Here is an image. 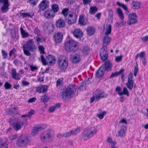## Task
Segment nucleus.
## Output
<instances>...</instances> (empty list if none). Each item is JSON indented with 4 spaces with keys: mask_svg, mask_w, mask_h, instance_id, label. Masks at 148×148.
Here are the masks:
<instances>
[{
    "mask_svg": "<svg viewBox=\"0 0 148 148\" xmlns=\"http://www.w3.org/2000/svg\"><path fill=\"white\" fill-rule=\"evenodd\" d=\"M141 39L142 41L144 42L148 41V36H146L143 37H142Z\"/></svg>",
    "mask_w": 148,
    "mask_h": 148,
    "instance_id": "64",
    "label": "nucleus"
},
{
    "mask_svg": "<svg viewBox=\"0 0 148 148\" xmlns=\"http://www.w3.org/2000/svg\"><path fill=\"white\" fill-rule=\"evenodd\" d=\"M20 30L23 38H26L28 37L29 35V34L27 32H26L22 27L20 28Z\"/></svg>",
    "mask_w": 148,
    "mask_h": 148,
    "instance_id": "38",
    "label": "nucleus"
},
{
    "mask_svg": "<svg viewBox=\"0 0 148 148\" xmlns=\"http://www.w3.org/2000/svg\"><path fill=\"white\" fill-rule=\"evenodd\" d=\"M66 50L69 52L74 53L78 49V43L72 40H69L65 44Z\"/></svg>",
    "mask_w": 148,
    "mask_h": 148,
    "instance_id": "4",
    "label": "nucleus"
},
{
    "mask_svg": "<svg viewBox=\"0 0 148 148\" xmlns=\"http://www.w3.org/2000/svg\"><path fill=\"white\" fill-rule=\"evenodd\" d=\"M80 132V129L79 128L74 129L71 130L69 132H66L63 133V137L68 138L71 136L75 135L77 134Z\"/></svg>",
    "mask_w": 148,
    "mask_h": 148,
    "instance_id": "12",
    "label": "nucleus"
},
{
    "mask_svg": "<svg viewBox=\"0 0 148 148\" xmlns=\"http://www.w3.org/2000/svg\"><path fill=\"white\" fill-rule=\"evenodd\" d=\"M77 17V16L75 13L71 12L68 14L65 19L68 24L72 25L76 22Z\"/></svg>",
    "mask_w": 148,
    "mask_h": 148,
    "instance_id": "8",
    "label": "nucleus"
},
{
    "mask_svg": "<svg viewBox=\"0 0 148 148\" xmlns=\"http://www.w3.org/2000/svg\"><path fill=\"white\" fill-rule=\"evenodd\" d=\"M84 17L83 16H80L79 19V23L82 25H86V23L84 21Z\"/></svg>",
    "mask_w": 148,
    "mask_h": 148,
    "instance_id": "45",
    "label": "nucleus"
},
{
    "mask_svg": "<svg viewBox=\"0 0 148 148\" xmlns=\"http://www.w3.org/2000/svg\"><path fill=\"white\" fill-rule=\"evenodd\" d=\"M26 46L27 48L31 51H34L37 49L36 47L34 44V42L33 39L27 41L26 44Z\"/></svg>",
    "mask_w": 148,
    "mask_h": 148,
    "instance_id": "11",
    "label": "nucleus"
},
{
    "mask_svg": "<svg viewBox=\"0 0 148 148\" xmlns=\"http://www.w3.org/2000/svg\"><path fill=\"white\" fill-rule=\"evenodd\" d=\"M48 86L46 85H42L36 88V91L39 93H44L47 90Z\"/></svg>",
    "mask_w": 148,
    "mask_h": 148,
    "instance_id": "24",
    "label": "nucleus"
},
{
    "mask_svg": "<svg viewBox=\"0 0 148 148\" xmlns=\"http://www.w3.org/2000/svg\"><path fill=\"white\" fill-rule=\"evenodd\" d=\"M74 37L77 38H80L83 35L82 31L80 29H75L73 32Z\"/></svg>",
    "mask_w": 148,
    "mask_h": 148,
    "instance_id": "22",
    "label": "nucleus"
},
{
    "mask_svg": "<svg viewBox=\"0 0 148 148\" xmlns=\"http://www.w3.org/2000/svg\"><path fill=\"white\" fill-rule=\"evenodd\" d=\"M4 87H5L6 90H8L10 89L12 87V85L10 83L6 82L4 85Z\"/></svg>",
    "mask_w": 148,
    "mask_h": 148,
    "instance_id": "53",
    "label": "nucleus"
},
{
    "mask_svg": "<svg viewBox=\"0 0 148 148\" xmlns=\"http://www.w3.org/2000/svg\"><path fill=\"white\" fill-rule=\"evenodd\" d=\"M49 5V2L47 0H42L39 4L38 7L40 10L44 11L48 7Z\"/></svg>",
    "mask_w": 148,
    "mask_h": 148,
    "instance_id": "15",
    "label": "nucleus"
},
{
    "mask_svg": "<svg viewBox=\"0 0 148 148\" xmlns=\"http://www.w3.org/2000/svg\"><path fill=\"white\" fill-rule=\"evenodd\" d=\"M63 81V78H62L58 79L56 82V86H60L62 84Z\"/></svg>",
    "mask_w": 148,
    "mask_h": 148,
    "instance_id": "57",
    "label": "nucleus"
},
{
    "mask_svg": "<svg viewBox=\"0 0 148 148\" xmlns=\"http://www.w3.org/2000/svg\"><path fill=\"white\" fill-rule=\"evenodd\" d=\"M34 12L33 11H31L29 12L21 13V15L23 18L25 17L32 18L34 15Z\"/></svg>",
    "mask_w": 148,
    "mask_h": 148,
    "instance_id": "29",
    "label": "nucleus"
},
{
    "mask_svg": "<svg viewBox=\"0 0 148 148\" xmlns=\"http://www.w3.org/2000/svg\"><path fill=\"white\" fill-rule=\"evenodd\" d=\"M122 95H126L128 97L129 96V92L125 87H124L123 88V90L122 93H121Z\"/></svg>",
    "mask_w": 148,
    "mask_h": 148,
    "instance_id": "51",
    "label": "nucleus"
},
{
    "mask_svg": "<svg viewBox=\"0 0 148 148\" xmlns=\"http://www.w3.org/2000/svg\"><path fill=\"white\" fill-rule=\"evenodd\" d=\"M23 50L24 54L27 56H30L31 55V53L29 51L27 50L25 45H24L23 46Z\"/></svg>",
    "mask_w": 148,
    "mask_h": 148,
    "instance_id": "42",
    "label": "nucleus"
},
{
    "mask_svg": "<svg viewBox=\"0 0 148 148\" xmlns=\"http://www.w3.org/2000/svg\"><path fill=\"white\" fill-rule=\"evenodd\" d=\"M28 117L27 114L22 115L21 118L12 117L9 119L10 125L12 126L13 128L16 131L20 130L23 127L25 121H27V119L25 118L23 119L22 118Z\"/></svg>",
    "mask_w": 148,
    "mask_h": 148,
    "instance_id": "1",
    "label": "nucleus"
},
{
    "mask_svg": "<svg viewBox=\"0 0 148 148\" xmlns=\"http://www.w3.org/2000/svg\"><path fill=\"white\" fill-rule=\"evenodd\" d=\"M6 138L1 139L0 140V148H8Z\"/></svg>",
    "mask_w": 148,
    "mask_h": 148,
    "instance_id": "27",
    "label": "nucleus"
},
{
    "mask_svg": "<svg viewBox=\"0 0 148 148\" xmlns=\"http://www.w3.org/2000/svg\"><path fill=\"white\" fill-rule=\"evenodd\" d=\"M80 61V56L77 54H75L72 58V62L74 63H78Z\"/></svg>",
    "mask_w": 148,
    "mask_h": 148,
    "instance_id": "28",
    "label": "nucleus"
},
{
    "mask_svg": "<svg viewBox=\"0 0 148 148\" xmlns=\"http://www.w3.org/2000/svg\"><path fill=\"white\" fill-rule=\"evenodd\" d=\"M0 3H3L1 8L2 12L3 13L6 12L8 10V7L10 6L8 0H0Z\"/></svg>",
    "mask_w": 148,
    "mask_h": 148,
    "instance_id": "13",
    "label": "nucleus"
},
{
    "mask_svg": "<svg viewBox=\"0 0 148 148\" xmlns=\"http://www.w3.org/2000/svg\"><path fill=\"white\" fill-rule=\"evenodd\" d=\"M122 21L121 23L117 22L116 23V25H117L118 27H121L124 25L126 23V22L124 21L123 20H122Z\"/></svg>",
    "mask_w": 148,
    "mask_h": 148,
    "instance_id": "58",
    "label": "nucleus"
},
{
    "mask_svg": "<svg viewBox=\"0 0 148 148\" xmlns=\"http://www.w3.org/2000/svg\"><path fill=\"white\" fill-rule=\"evenodd\" d=\"M54 138L52 130L48 129L42 132L40 135L41 141L44 143H47L51 141Z\"/></svg>",
    "mask_w": 148,
    "mask_h": 148,
    "instance_id": "3",
    "label": "nucleus"
},
{
    "mask_svg": "<svg viewBox=\"0 0 148 148\" xmlns=\"http://www.w3.org/2000/svg\"><path fill=\"white\" fill-rule=\"evenodd\" d=\"M57 62L59 67L61 69H66L68 66V59L63 56L59 57Z\"/></svg>",
    "mask_w": 148,
    "mask_h": 148,
    "instance_id": "7",
    "label": "nucleus"
},
{
    "mask_svg": "<svg viewBox=\"0 0 148 148\" xmlns=\"http://www.w3.org/2000/svg\"><path fill=\"white\" fill-rule=\"evenodd\" d=\"M111 39L110 38L107 36L106 37H105L103 40V44L104 45H108V44L110 42Z\"/></svg>",
    "mask_w": 148,
    "mask_h": 148,
    "instance_id": "44",
    "label": "nucleus"
},
{
    "mask_svg": "<svg viewBox=\"0 0 148 148\" xmlns=\"http://www.w3.org/2000/svg\"><path fill=\"white\" fill-rule=\"evenodd\" d=\"M98 8L96 6L90 7L89 10V13L91 14H94L98 10Z\"/></svg>",
    "mask_w": 148,
    "mask_h": 148,
    "instance_id": "37",
    "label": "nucleus"
},
{
    "mask_svg": "<svg viewBox=\"0 0 148 148\" xmlns=\"http://www.w3.org/2000/svg\"><path fill=\"white\" fill-rule=\"evenodd\" d=\"M132 4L133 7H134V9H138L140 7L141 3L140 2H133L132 3Z\"/></svg>",
    "mask_w": 148,
    "mask_h": 148,
    "instance_id": "39",
    "label": "nucleus"
},
{
    "mask_svg": "<svg viewBox=\"0 0 148 148\" xmlns=\"http://www.w3.org/2000/svg\"><path fill=\"white\" fill-rule=\"evenodd\" d=\"M69 8H64L62 10L61 13L66 18L69 14Z\"/></svg>",
    "mask_w": 148,
    "mask_h": 148,
    "instance_id": "43",
    "label": "nucleus"
},
{
    "mask_svg": "<svg viewBox=\"0 0 148 148\" xmlns=\"http://www.w3.org/2000/svg\"><path fill=\"white\" fill-rule=\"evenodd\" d=\"M97 130L95 127H92L84 130L82 134V138L85 141H86L94 136L97 133Z\"/></svg>",
    "mask_w": 148,
    "mask_h": 148,
    "instance_id": "5",
    "label": "nucleus"
},
{
    "mask_svg": "<svg viewBox=\"0 0 148 148\" xmlns=\"http://www.w3.org/2000/svg\"><path fill=\"white\" fill-rule=\"evenodd\" d=\"M100 56L101 59L103 61H106L108 58V55L106 45L103 44L100 51Z\"/></svg>",
    "mask_w": 148,
    "mask_h": 148,
    "instance_id": "9",
    "label": "nucleus"
},
{
    "mask_svg": "<svg viewBox=\"0 0 148 148\" xmlns=\"http://www.w3.org/2000/svg\"><path fill=\"white\" fill-rule=\"evenodd\" d=\"M11 74L12 78L14 79L18 80L20 79V75L19 73H16L15 69H12Z\"/></svg>",
    "mask_w": 148,
    "mask_h": 148,
    "instance_id": "26",
    "label": "nucleus"
},
{
    "mask_svg": "<svg viewBox=\"0 0 148 148\" xmlns=\"http://www.w3.org/2000/svg\"><path fill=\"white\" fill-rule=\"evenodd\" d=\"M82 52L84 55H88L90 52L89 47L87 46L83 47L82 49Z\"/></svg>",
    "mask_w": 148,
    "mask_h": 148,
    "instance_id": "31",
    "label": "nucleus"
},
{
    "mask_svg": "<svg viewBox=\"0 0 148 148\" xmlns=\"http://www.w3.org/2000/svg\"><path fill=\"white\" fill-rule=\"evenodd\" d=\"M137 54L138 55L139 57L141 58H145V53L144 51H142L140 53Z\"/></svg>",
    "mask_w": 148,
    "mask_h": 148,
    "instance_id": "59",
    "label": "nucleus"
},
{
    "mask_svg": "<svg viewBox=\"0 0 148 148\" xmlns=\"http://www.w3.org/2000/svg\"><path fill=\"white\" fill-rule=\"evenodd\" d=\"M34 114V111L32 110H30L27 113V114L29 117H30L31 116Z\"/></svg>",
    "mask_w": 148,
    "mask_h": 148,
    "instance_id": "63",
    "label": "nucleus"
},
{
    "mask_svg": "<svg viewBox=\"0 0 148 148\" xmlns=\"http://www.w3.org/2000/svg\"><path fill=\"white\" fill-rule=\"evenodd\" d=\"M44 16L46 18L51 19L54 18L55 16V14L51 10L48 9L45 12Z\"/></svg>",
    "mask_w": 148,
    "mask_h": 148,
    "instance_id": "17",
    "label": "nucleus"
},
{
    "mask_svg": "<svg viewBox=\"0 0 148 148\" xmlns=\"http://www.w3.org/2000/svg\"><path fill=\"white\" fill-rule=\"evenodd\" d=\"M126 130L127 128L124 125L122 126L121 127L120 130L118 132V136L121 137H123L124 136Z\"/></svg>",
    "mask_w": 148,
    "mask_h": 148,
    "instance_id": "23",
    "label": "nucleus"
},
{
    "mask_svg": "<svg viewBox=\"0 0 148 148\" xmlns=\"http://www.w3.org/2000/svg\"><path fill=\"white\" fill-rule=\"evenodd\" d=\"M47 64L48 65H53L56 62V59L55 57L52 55H49L47 57Z\"/></svg>",
    "mask_w": 148,
    "mask_h": 148,
    "instance_id": "16",
    "label": "nucleus"
},
{
    "mask_svg": "<svg viewBox=\"0 0 148 148\" xmlns=\"http://www.w3.org/2000/svg\"><path fill=\"white\" fill-rule=\"evenodd\" d=\"M38 2V0H28L27 3H29L31 5L34 7L36 5Z\"/></svg>",
    "mask_w": 148,
    "mask_h": 148,
    "instance_id": "46",
    "label": "nucleus"
},
{
    "mask_svg": "<svg viewBox=\"0 0 148 148\" xmlns=\"http://www.w3.org/2000/svg\"><path fill=\"white\" fill-rule=\"evenodd\" d=\"M124 70L123 69H121L119 71L112 73L110 77V78H112L113 77H116L119 75L121 74L123 72Z\"/></svg>",
    "mask_w": 148,
    "mask_h": 148,
    "instance_id": "32",
    "label": "nucleus"
},
{
    "mask_svg": "<svg viewBox=\"0 0 148 148\" xmlns=\"http://www.w3.org/2000/svg\"><path fill=\"white\" fill-rule=\"evenodd\" d=\"M106 114V112L105 111H104L102 113L98 114L97 116L100 119H102L103 118L104 116Z\"/></svg>",
    "mask_w": 148,
    "mask_h": 148,
    "instance_id": "55",
    "label": "nucleus"
},
{
    "mask_svg": "<svg viewBox=\"0 0 148 148\" xmlns=\"http://www.w3.org/2000/svg\"><path fill=\"white\" fill-rule=\"evenodd\" d=\"M44 27L49 32H51L54 31V26L52 23L50 22H47L44 24Z\"/></svg>",
    "mask_w": 148,
    "mask_h": 148,
    "instance_id": "20",
    "label": "nucleus"
},
{
    "mask_svg": "<svg viewBox=\"0 0 148 148\" xmlns=\"http://www.w3.org/2000/svg\"><path fill=\"white\" fill-rule=\"evenodd\" d=\"M63 38V35L62 32L55 33L53 36V40L56 43H61Z\"/></svg>",
    "mask_w": 148,
    "mask_h": 148,
    "instance_id": "14",
    "label": "nucleus"
},
{
    "mask_svg": "<svg viewBox=\"0 0 148 148\" xmlns=\"http://www.w3.org/2000/svg\"><path fill=\"white\" fill-rule=\"evenodd\" d=\"M38 48L40 53L42 54H45L44 51V48L43 46L40 45L38 47Z\"/></svg>",
    "mask_w": 148,
    "mask_h": 148,
    "instance_id": "48",
    "label": "nucleus"
},
{
    "mask_svg": "<svg viewBox=\"0 0 148 148\" xmlns=\"http://www.w3.org/2000/svg\"><path fill=\"white\" fill-rule=\"evenodd\" d=\"M60 107V103H57L53 106L50 107L49 108V111L50 112H53L57 108H59Z\"/></svg>",
    "mask_w": 148,
    "mask_h": 148,
    "instance_id": "35",
    "label": "nucleus"
},
{
    "mask_svg": "<svg viewBox=\"0 0 148 148\" xmlns=\"http://www.w3.org/2000/svg\"><path fill=\"white\" fill-rule=\"evenodd\" d=\"M129 19L127 21V23L129 25H131L136 23L138 21L137 16L135 13H132L128 15Z\"/></svg>",
    "mask_w": 148,
    "mask_h": 148,
    "instance_id": "10",
    "label": "nucleus"
},
{
    "mask_svg": "<svg viewBox=\"0 0 148 148\" xmlns=\"http://www.w3.org/2000/svg\"><path fill=\"white\" fill-rule=\"evenodd\" d=\"M65 24V21L61 18H60L56 21V25L58 28H60L64 27Z\"/></svg>",
    "mask_w": 148,
    "mask_h": 148,
    "instance_id": "21",
    "label": "nucleus"
},
{
    "mask_svg": "<svg viewBox=\"0 0 148 148\" xmlns=\"http://www.w3.org/2000/svg\"><path fill=\"white\" fill-rule=\"evenodd\" d=\"M75 86L73 84H71L67 88H63L61 89L60 95L62 98L65 101L68 98H71L73 96Z\"/></svg>",
    "mask_w": 148,
    "mask_h": 148,
    "instance_id": "2",
    "label": "nucleus"
},
{
    "mask_svg": "<svg viewBox=\"0 0 148 148\" xmlns=\"http://www.w3.org/2000/svg\"><path fill=\"white\" fill-rule=\"evenodd\" d=\"M40 57L41 60L42 64L45 66L47 64V58L46 59H45L43 55H41Z\"/></svg>",
    "mask_w": 148,
    "mask_h": 148,
    "instance_id": "47",
    "label": "nucleus"
},
{
    "mask_svg": "<svg viewBox=\"0 0 148 148\" xmlns=\"http://www.w3.org/2000/svg\"><path fill=\"white\" fill-rule=\"evenodd\" d=\"M122 89L121 87L119 86H117L115 89L116 91L118 93L120 96L122 95L121 94V93L122 92Z\"/></svg>",
    "mask_w": 148,
    "mask_h": 148,
    "instance_id": "54",
    "label": "nucleus"
},
{
    "mask_svg": "<svg viewBox=\"0 0 148 148\" xmlns=\"http://www.w3.org/2000/svg\"><path fill=\"white\" fill-rule=\"evenodd\" d=\"M105 72L104 69L101 66L96 72L95 76L98 78H100L103 76Z\"/></svg>",
    "mask_w": 148,
    "mask_h": 148,
    "instance_id": "25",
    "label": "nucleus"
},
{
    "mask_svg": "<svg viewBox=\"0 0 148 148\" xmlns=\"http://www.w3.org/2000/svg\"><path fill=\"white\" fill-rule=\"evenodd\" d=\"M122 56H116L115 58V61L117 62H120L122 60Z\"/></svg>",
    "mask_w": 148,
    "mask_h": 148,
    "instance_id": "60",
    "label": "nucleus"
},
{
    "mask_svg": "<svg viewBox=\"0 0 148 148\" xmlns=\"http://www.w3.org/2000/svg\"><path fill=\"white\" fill-rule=\"evenodd\" d=\"M29 142L28 136L26 135H22L17 139L16 145L19 147H23L25 146Z\"/></svg>",
    "mask_w": 148,
    "mask_h": 148,
    "instance_id": "6",
    "label": "nucleus"
},
{
    "mask_svg": "<svg viewBox=\"0 0 148 148\" xmlns=\"http://www.w3.org/2000/svg\"><path fill=\"white\" fill-rule=\"evenodd\" d=\"M36 39L38 44L39 43L41 42H42V37L40 34V35L37 36L36 38Z\"/></svg>",
    "mask_w": 148,
    "mask_h": 148,
    "instance_id": "50",
    "label": "nucleus"
},
{
    "mask_svg": "<svg viewBox=\"0 0 148 148\" xmlns=\"http://www.w3.org/2000/svg\"><path fill=\"white\" fill-rule=\"evenodd\" d=\"M111 25H109L108 26L106 29V31L105 32V35L106 36H108V34H111Z\"/></svg>",
    "mask_w": 148,
    "mask_h": 148,
    "instance_id": "49",
    "label": "nucleus"
},
{
    "mask_svg": "<svg viewBox=\"0 0 148 148\" xmlns=\"http://www.w3.org/2000/svg\"><path fill=\"white\" fill-rule=\"evenodd\" d=\"M30 69L32 71H34L37 70L38 69V68L36 66H34L32 65L30 66Z\"/></svg>",
    "mask_w": 148,
    "mask_h": 148,
    "instance_id": "62",
    "label": "nucleus"
},
{
    "mask_svg": "<svg viewBox=\"0 0 148 148\" xmlns=\"http://www.w3.org/2000/svg\"><path fill=\"white\" fill-rule=\"evenodd\" d=\"M86 84L85 82H83L82 83L81 86L79 87V89L82 90H85L86 89Z\"/></svg>",
    "mask_w": 148,
    "mask_h": 148,
    "instance_id": "52",
    "label": "nucleus"
},
{
    "mask_svg": "<svg viewBox=\"0 0 148 148\" xmlns=\"http://www.w3.org/2000/svg\"><path fill=\"white\" fill-rule=\"evenodd\" d=\"M1 53L2 55L3 59H5V58H7L8 53L4 50H1Z\"/></svg>",
    "mask_w": 148,
    "mask_h": 148,
    "instance_id": "56",
    "label": "nucleus"
},
{
    "mask_svg": "<svg viewBox=\"0 0 148 148\" xmlns=\"http://www.w3.org/2000/svg\"><path fill=\"white\" fill-rule=\"evenodd\" d=\"M134 81H128L126 83V86L130 90H132L134 86Z\"/></svg>",
    "mask_w": 148,
    "mask_h": 148,
    "instance_id": "34",
    "label": "nucleus"
},
{
    "mask_svg": "<svg viewBox=\"0 0 148 148\" xmlns=\"http://www.w3.org/2000/svg\"><path fill=\"white\" fill-rule=\"evenodd\" d=\"M118 15L121 20H123L124 18V16L123 12L120 8H118L116 10Z\"/></svg>",
    "mask_w": 148,
    "mask_h": 148,
    "instance_id": "40",
    "label": "nucleus"
},
{
    "mask_svg": "<svg viewBox=\"0 0 148 148\" xmlns=\"http://www.w3.org/2000/svg\"><path fill=\"white\" fill-rule=\"evenodd\" d=\"M49 99V97L46 94L42 96L41 101L42 102L44 103L45 104L48 101Z\"/></svg>",
    "mask_w": 148,
    "mask_h": 148,
    "instance_id": "36",
    "label": "nucleus"
},
{
    "mask_svg": "<svg viewBox=\"0 0 148 148\" xmlns=\"http://www.w3.org/2000/svg\"><path fill=\"white\" fill-rule=\"evenodd\" d=\"M87 33L89 36H92L93 35L95 32V29L92 27H89L86 30Z\"/></svg>",
    "mask_w": 148,
    "mask_h": 148,
    "instance_id": "30",
    "label": "nucleus"
},
{
    "mask_svg": "<svg viewBox=\"0 0 148 148\" xmlns=\"http://www.w3.org/2000/svg\"><path fill=\"white\" fill-rule=\"evenodd\" d=\"M46 127L45 125H42L35 127L32 132V135L33 136H35L37 134L38 131L45 128Z\"/></svg>",
    "mask_w": 148,
    "mask_h": 148,
    "instance_id": "18",
    "label": "nucleus"
},
{
    "mask_svg": "<svg viewBox=\"0 0 148 148\" xmlns=\"http://www.w3.org/2000/svg\"><path fill=\"white\" fill-rule=\"evenodd\" d=\"M101 67L105 71H110L112 68V64L109 61H107L103 64Z\"/></svg>",
    "mask_w": 148,
    "mask_h": 148,
    "instance_id": "19",
    "label": "nucleus"
},
{
    "mask_svg": "<svg viewBox=\"0 0 148 148\" xmlns=\"http://www.w3.org/2000/svg\"><path fill=\"white\" fill-rule=\"evenodd\" d=\"M51 9H50L52 12H53L54 14L57 12L59 10V8L58 5L57 4H53L51 6Z\"/></svg>",
    "mask_w": 148,
    "mask_h": 148,
    "instance_id": "33",
    "label": "nucleus"
},
{
    "mask_svg": "<svg viewBox=\"0 0 148 148\" xmlns=\"http://www.w3.org/2000/svg\"><path fill=\"white\" fill-rule=\"evenodd\" d=\"M34 34H36L37 36L40 35V30L37 27L34 30Z\"/></svg>",
    "mask_w": 148,
    "mask_h": 148,
    "instance_id": "61",
    "label": "nucleus"
},
{
    "mask_svg": "<svg viewBox=\"0 0 148 148\" xmlns=\"http://www.w3.org/2000/svg\"><path fill=\"white\" fill-rule=\"evenodd\" d=\"M108 94H104L103 92H101L99 93V95L96 97V99H100L102 98H106L108 97Z\"/></svg>",
    "mask_w": 148,
    "mask_h": 148,
    "instance_id": "41",
    "label": "nucleus"
}]
</instances>
